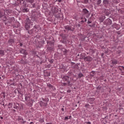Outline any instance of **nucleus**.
Masks as SVG:
<instances>
[{"instance_id": "1", "label": "nucleus", "mask_w": 124, "mask_h": 124, "mask_svg": "<svg viewBox=\"0 0 124 124\" xmlns=\"http://www.w3.org/2000/svg\"><path fill=\"white\" fill-rule=\"evenodd\" d=\"M25 28L26 31H29L31 29V27L34 26V23L32 22V20L31 17H27L25 21Z\"/></svg>"}, {"instance_id": "2", "label": "nucleus", "mask_w": 124, "mask_h": 124, "mask_svg": "<svg viewBox=\"0 0 124 124\" xmlns=\"http://www.w3.org/2000/svg\"><path fill=\"white\" fill-rule=\"evenodd\" d=\"M17 3H18V4H24V5L23 6L22 9H21L22 12H23V13H26L29 12V11H30V9H29V8H28L26 7L27 6V2H26L24 0H17Z\"/></svg>"}, {"instance_id": "3", "label": "nucleus", "mask_w": 124, "mask_h": 124, "mask_svg": "<svg viewBox=\"0 0 124 124\" xmlns=\"http://www.w3.org/2000/svg\"><path fill=\"white\" fill-rule=\"evenodd\" d=\"M39 15H40V14L34 11L32 13L31 17H30V18H31L32 22L33 23L34 21H37V19H38V16H39Z\"/></svg>"}, {"instance_id": "4", "label": "nucleus", "mask_w": 124, "mask_h": 124, "mask_svg": "<svg viewBox=\"0 0 124 124\" xmlns=\"http://www.w3.org/2000/svg\"><path fill=\"white\" fill-rule=\"evenodd\" d=\"M82 15L85 16L86 18H89L91 16V12L86 8H83L82 11Z\"/></svg>"}, {"instance_id": "5", "label": "nucleus", "mask_w": 124, "mask_h": 124, "mask_svg": "<svg viewBox=\"0 0 124 124\" xmlns=\"http://www.w3.org/2000/svg\"><path fill=\"white\" fill-rule=\"evenodd\" d=\"M0 18H3L2 21H3V22H6L7 17L5 15V12L4 10L2 11L0 10Z\"/></svg>"}, {"instance_id": "6", "label": "nucleus", "mask_w": 124, "mask_h": 124, "mask_svg": "<svg viewBox=\"0 0 124 124\" xmlns=\"http://www.w3.org/2000/svg\"><path fill=\"white\" fill-rule=\"evenodd\" d=\"M4 10L5 11L6 17H9V16H13V10L9 9H5Z\"/></svg>"}, {"instance_id": "7", "label": "nucleus", "mask_w": 124, "mask_h": 124, "mask_svg": "<svg viewBox=\"0 0 124 124\" xmlns=\"http://www.w3.org/2000/svg\"><path fill=\"white\" fill-rule=\"evenodd\" d=\"M104 25H106V26H111L112 25V20L109 18H107L104 21Z\"/></svg>"}, {"instance_id": "8", "label": "nucleus", "mask_w": 124, "mask_h": 124, "mask_svg": "<svg viewBox=\"0 0 124 124\" xmlns=\"http://www.w3.org/2000/svg\"><path fill=\"white\" fill-rule=\"evenodd\" d=\"M93 57L86 55L84 59V61L85 62H91L93 61Z\"/></svg>"}, {"instance_id": "9", "label": "nucleus", "mask_w": 124, "mask_h": 124, "mask_svg": "<svg viewBox=\"0 0 124 124\" xmlns=\"http://www.w3.org/2000/svg\"><path fill=\"white\" fill-rule=\"evenodd\" d=\"M46 43L47 46L54 47V46L55 45V39L53 38V39L51 41H47Z\"/></svg>"}, {"instance_id": "10", "label": "nucleus", "mask_w": 124, "mask_h": 124, "mask_svg": "<svg viewBox=\"0 0 124 124\" xmlns=\"http://www.w3.org/2000/svg\"><path fill=\"white\" fill-rule=\"evenodd\" d=\"M62 87H66V86H68V87H72L73 86V83H71L70 81H68L67 83L66 82H63L62 83Z\"/></svg>"}, {"instance_id": "11", "label": "nucleus", "mask_w": 124, "mask_h": 124, "mask_svg": "<svg viewBox=\"0 0 124 124\" xmlns=\"http://www.w3.org/2000/svg\"><path fill=\"white\" fill-rule=\"evenodd\" d=\"M61 78L62 79V80L63 81V82H70V81H69V77L67 76H61Z\"/></svg>"}, {"instance_id": "12", "label": "nucleus", "mask_w": 124, "mask_h": 124, "mask_svg": "<svg viewBox=\"0 0 124 124\" xmlns=\"http://www.w3.org/2000/svg\"><path fill=\"white\" fill-rule=\"evenodd\" d=\"M15 43V41L14 40V38H10L8 40V44H9L10 46H12Z\"/></svg>"}, {"instance_id": "13", "label": "nucleus", "mask_w": 124, "mask_h": 124, "mask_svg": "<svg viewBox=\"0 0 124 124\" xmlns=\"http://www.w3.org/2000/svg\"><path fill=\"white\" fill-rule=\"evenodd\" d=\"M47 52H50V53H52L54 51V46H48L47 48H46Z\"/></svg>"}, {"instance_id": "14", "label": "nucleus", "mask_w": 124, "mask_h": 124, "mask_svg": "<svg viewBox=\"0 0 124 124\" xmlns=\"http://www.w3.org/2000/svg\"><path fill=\"white\" fill-rule=\"evenodd\" d=\"M111 27L113 29H116L117 30H120V25L119 24H117L116 23H113Z\"/></svg>"}, {"instance_id": "15", "label": "nucleus", "mask_w": 124, "mask_h": 124, "mask_svg": "<svg viewBox=\"0 0 124 124\" xmlns=\"http://www.w3.org/2000/svg\"><path fill=\"white\" fill-rule=\"evenodd\" d=\"M103 4L105 7H107L109 5V0H104L103 1Z\"/></svg>"}, {"instance_id": "16", "label": "nucleus", "mask_w": 124, "mask_h": 124, "mask_svg": "<svg viewBox=\"0 0 124 124\" xmlns=\"http://www.w3.org/2000/svg\"><path fill=\"white\" fill-rule=\"evenodd\" d=\"M52 11L53 13H55L56 14L59 12V8L57 7H53L52 8Z\"/></svg>"}, {"instance_id": "17", "label": "nucleus", "mask_w": 124, "mask_h": 124, "mask_svg": "<svg viewBox=\"0 0 124 124\" xmlns=\"http://www.w3.org/2000/svg\"><path fill=\"white\" fill-rule=\"evenodd\" d=\"M62 52H63V55H64V56H67V53H69V50H67L65 48H62Z\"/></svg>"}, {"instance_id": "18", "label": "nucleus", "mask_w": 124, "mask_h": 124, "mask_svg": "<svg viewBox=\"0 0 124 124\" xmlns=\"http://www.w3.org/2000/svg\"><path fill=\"white\" fill-rule=\"evenodd\" d=\"M47 87L49 89V90H51V89H52L53 91L56 90V88L54 87L53 85H51L50 83L47 84Z\"/></svg>"}, {"instance_id": "19", "label": "nucleus", "mask_w": 124, "mask_h": 124, "mask_svg": "<svg viewBox=\"0 0 124 124\" xmlns=\"http://www.w3.org/2000/svg\"><path fill=\"white\" fill-rule=\"evenodd\" d=\"M86 56V54L84 53H81L80 54L79 57H78V59H79V60H84Z\"/></svg>"}, {"instance_id": "20", "label": "nucleus", "mask_w": 124, "mask_h": 124, "mask_svg": "<svg viewBox=\"0 0 124 124\" xmlns=\"http://www.w3.org/2000/svg\"><path fill=\"white\" fill-rule=\"evenodd\" d=\"M19 52L21 54H23V55H28V52L26 51V50L21 48L19 50Z\"/></svg>"}, {"instance_id": "21", "label": "nucleus", "mask_w": 124, "mask_h": 124, "mask_svg": "<svg viewBox=\"0 0 124 124\" xmlns=\"http://www.w3.org/2000/svg\"><path fill=\"white\" fill-rule=\"evenodd\" d=\"M12 27H13V28H19V27H20V23H19V22H16L12 25Z\"/></svg>"}, {"instance_id": "22", "label": "nucleus", "mask_w": 124, "mask_h": 124, "mask_svg": "<svg viewBox=\"0 0 124 124\" xmlns=\"http://www.w3.org/2000/svg\"><path fill=\"white\" fill-rule=\"evenodd\" d=\"M88 99V102H89V103H90V104H93V101L95 100V99L94 98H90Z\"/></svg>"}, {"instance_id": "23", "label": "nucleus", "mask_w": 124, "mask_h": 124, "mask_svg": "<svg viewBox=\"0 0 124 124\" xmlns=\"http://www.w3.org/2000/svg\"><path fill=\"white\" fill-rule=\"evenodd\" d=\"M47 103L43 102L42 101H40V105L41 107H43V106H44V107H46V106H47Z\"/></svg>"}, {"instance_id": "24", "label": "nucleus", "mask_w": 124, "mask_h": 124, "mask_svg": "<svg viewBox=\"0 0 124 124\" xmlns=\"http://www.w3.org/2000/svg\"><path fill=\"white\" fill-rule=\"evenodd\" d=\"M20 106V104L16 103H14V109H19V107Z\"/></svg>"}, {"instance_id": "25", "label": "nucleus", "mask_w": 124, "mask_h": 124, "mask_svg": "<svg viewBox=\"0 0 124 124\" xmlns=\"http://www.w3.org/2000/svg\"><path fill=\"white\" fill-rule=\"evenodd\" d=\"M26 2V5L29 3V4H32L34 2V0H25Z\"/></svg>"}, {"instance_id": "26", "label": "nucleus", "mask_w": 124, "mask_h": 124, "mask_svg": "<svg viewBox=\"0 0 124 124\" xmlns=\"http://www.w3.org/2000/svg\"><path fill=\"white\" fill-rule=\"evenodd\" d=\"M44 73H45V76L46 77H49V76H51V73L50 72L46 71L44 72Z\"/></svg>"}, {"instance_id": "27", "label": "nucleus", "mask_w": 124, "mask_h": 124, "mask_svg": "<svg viewBox=\"0 0 124 124\" xmlns=\"http://www.w3.org/2000/svg\"><path fill=\"white\" fill-rule=\"evenodd\" d=\"M14 19V17H10L8 18L7 19V23H9V24H11L12 22H13V19Z\"/></svg>"}, {"instance_id": "28", "label": "nucleus", "mask_w": 124, "mask_h": 124, "mask_svg": "<svg viewBox=\"0 0 124 124\" xmlns=\"http://www.w3.org/2000/svg\"><path fill=\"white\" fill-rule=\"evenodd\" d=\"M33 29L34 30L35 29V32H37V31H38V29H39V25H34Z\"/></svg>"}, {"instance_id": "29", "label": "nucleus", "mask_w": 124, "mask_h": 124, "mask_svg": "<svg viewBox=\"0 0 124 124\" xmlns=\"http://www.w3.org/2000/svg\"><path fill=\"white\" fill-rule=\"evenodd\" d=\"M28 32L29 34H33V32L34 31V29H32L30 30H28Z\"/></svg>"}, {"instance_id": "30", "label": "nucleus", "mask_w": 124, "mask_h": 124, "mask_svg": "<svg viewBox=\"0 0 124 124\" xmlns=\"http://www.w3.org/2000/svg\"><path fill=\"white\" fill-rule=\"evenodd\" d=\"M106 18V17H105V16H103L100 17V18H99L100 22H103V21H104V20H105Z\"/></svg>"}, {"instance_id": "31", "label": "nucleus", "mask_w": 124, "mask_h": 124, "mask_svg": "<svg viewBox=\"0 0 124 124\" xmlns=\"http://www.w3.org/2000/svg\"><path fill=\"white\" fill-rule=\"evenodd\" d=\"M82 77H84V75L81 72L79 73L78 74V79H81Z\"/></svg>"}, {"instance_id": "32", "label": "nucleus", "mask_w": 124, "mask_h": 124, "mask_svg": "<svg viewBox=\"0 0 124 124\" xmlns=\"http://www.w3.org/2000/svg\"><path fill=\"white\" fill-rule=\"evenodd\" d=\"M75 31V27H72V26H70V29L69 30V31Z\"/></svg>"}, {"instance_id": "33", "label": "nucleus", "mask_w": 124, "mask_h": 124, "mask_svg": "<svg viewBox=\"0 0 124 124\" xmlns=\"http://www.w3.org/2000/svg\"><path fill=\"white\" fill-rule=\"evenodd\" d=\"M60 36L62 37V39L63 40H65V39H66V36H65V34H60Z\"/></svg>"}, {"instance_id": "34", "label": "nucleus", "mask_w": 124, "mask_h": 124, "mask_svg": "<svg viewBox=\"0 0 124 124\" xmlns=\"http://www.w3.org/2000/svg\"><path fill=\"white\" fill-rule=\"evenodd\" d=\"M37 46H38V47H39V48H41V47H43V45L41 43V42H39Z\"/></svg>"}, {"instance_id": "35", "label": "nucleus", "mask_w": 124, "mask_h": 124, "mask_svg": "<svg viewBox=\"0 0 124 124\" xmlns=\"http://www.w3.org/2000/svg\"><path fill=\"white\" fill-rule=\"evenodd\" d=\"M70 28V26L69 25H66L64 26L65 30H66V31H69Z\"/></svg>"}, {"instance_id": "36", "label": "nucleus", "mask_w": 124, "mask_h": 124, "mask_svg": "<svg viewBox=\"0 0 124 124\" xmlns=\"http://www.w3.org/2000/svg\"><path fill=\"white\" fill-rule=\"evenodd\" d=\"M43 101H44L46 103H47L48 102H49V98H42Z\"/></svg>"}, {"instance_id": "37", "label": "nucleus", "mask_w": 124, "mask_h": 124, "mask_svg": "<svg viewBox=\"0 0 124 124\" xmlns=\"http://www.w3.org/2000/svg\"><path fill=\"white\" fill-rule=\"evenodd\" d=\"M18 109H20V110H23V109H24V104H19V107Z\"/></svg>"}, {"instance_id": "38", "label": "nucleus", "mask_w": 124, "mask_h": 124, "mask_svg": "<svg viewBox=\"0 0 124 124\" xmlns=\"http://www.w3.org/2000/svg\"><path fill=\"white\" fill-rule=\"evenodd\" d=\"M111 63L112 64H117V63H118V60H112Z\"/></svg>"}, {"instance_id": "39", "label": "nucleus", "mask_w": 124, "mask_h": 124, "mask_svg": "<svg viewBox=\"0 0 124 124\" xmlns=\"http://www.w3.org/2000/svg\"><path fill=\"white\" fill-rule=\"evenodd\" d=\"M101 4V0H97L96 2L97 5H98L99 6H101V5H100Z\"/></svg>"}, {"instance_id": "40", "label": "nucleus", "mask_w": 124, "mask_h": 124, "mask_svg": "<svg viewBox=\"0 0 124 124\" xmlns=\"http://www.w3.org/2000/svg\"><path fill=\"white\" fill-rule=\"evenodd\" d=\"M0 55L1 56H4V51L3 50L0 49Z\"/></svg>"}, {"instance_id": "41", "label": "nucleus", "mask_w": 124, "mask_h": 124, "mask_svg": "<svg viewBox=\"0 0 124 124\" xmlns=\"http://www.w3.org/2000/svg\"><path fill=\"white\" fill-rule=\"evenodd\" d=\"M119 69L121 70V71H123V70H124V66H118Z\"/></svg>"}, {"instance_id": "42", "label": "nucleus", "mask_w": 124, "mask_h": 124, "mask_svg": "<svg viewBox=\"0 0 124 124\" xmlns=\"http://www.w3.org/2000/svg\"><path fill=\"white\" fill-rule=\"evenodd\" d=\"M58 19H60V20L63 19V15L62 14L59 15L58 16Z\"/></svg>"}, {"instance_id": "43", "label": "nucleus", "mask_w": 124, "mask_h": 124, "mask_svg": "<svg viewBox=\"0 0 124 124\" xmlns=\"http://www.w3.org/2000/svg\"><path fill=\"white\" fill-rule=\"evenodd\" d=\"M17 92H18V93H19V94H21L22 96L23 95V93L21 91V89L17 90Z\"/></svg>"}, {"instance_id": "44", "label": "nucleus", "mask_w": 124, "mask_h": 124, "mask_svg": "<svg viewBox=\"0 0 124 124\" xmlns=\"http://www.w3.org/2000/svg\"><path fill=\"white\" fill-rule=\"evenodd\" d=\"M91 73H92V74H90V76H91V77H93L94 76V74H95V71H92L91 72Z\"/></svg>"}, {"instance_id": "45", "label": "nucleus", "mask_w": 124, "mask_h": 124, "mask_svg": "<svg viewBox=\"0 0 124 124\" xmlns=\"http://www.w3.org/2000/svg\"><path fill=\"white\" fill-rule=\"evenodd\" d=\"M79 63H77L75 65V68H76L77 69H79Z\"/></svg>"}, {"instance_id": "46", "label": "nucleus", "mask_w": 124, "mask_h": 124, "mask_svg": "<svg viewBox=\"0 0 124 124\" xmlns=\"http://www.w3.org/2000/svg\"><path fill=\"white\" fill-rule=\"evenodd\" d=\"M18 121H24V119L20 116L18 117Z\"/></svg>"}, {"instance_id": "47", "label": "nucleus", "mask_w": 124, "mask_h": 124, "mask_svg": "<svg viewBox=\"0 0 124 124\" xmlns=\"http://www.w3.org/2000/svg\"><path fill=\"white\" fill-rule=\"evenodd\" d=\"M39 120V121L41 123H44V119L41 118Z\"/></svg>"}, {"instance_id": "48", "label": "nucleus", "mask_w": 124, "mask_h": 124, "mask_svg": "<svg viewBox=\"0 0 124 124\" xmlns=\"http://www.w3.org/2000/svg\"><path fill=\"white\" fill-rule=\"evenodd\" d=\"M109 50L108 49H107V50H105V54H108L109 53Z\"/></svg>"}, {"instance_id": "49", "label": "nucleus", "mask_w": 124, "mask_h": 124, "mask_svg": "<svg viewBox=\"0 0 124 124\" xmlns=\"http://www.w3.org/2000/svg\"><path fill=\"white\" fill-rule=\"evenodd\" d=\"M61 42L62 43H63L64 44H66V41L65 40H62L61 41Z\"/></svg>"}, {"instance_id": "50", "label": "nucleus", "mask_w": 124, "mask_h": 124, "mask_svg": "<svg viewBox=\"0 0 124 124\" xmlns=\"http://www.w3.org/2000/svg\"><path fill=\"white\" fill-rule=\"evenodd\" d=\"M89 2V0H84L83 3L87 4Z\"/></svg>"}, {"instance_id": "51", "label": "nucleus", "mask_w": 124, "mask_h": 124, "mask_svg": "<svg viewBox=\"0 0 124 124\" xmlns=\"http://www.w3.org/2000/svg\"><path fill=\"white\" fill-rule=\"evenodd\" d=\"M85 107H86V108H88V107H90V104H85Z\"/></svg>"}, {"instance_id": "52", "label": "nucleus", "mask_w": 124, "mask_h": 124, "mask_svg": "<svg viewBox=\"0 0 124 124\" xmlns=\"http://www.w3.org/2000/svg\"><path fill=\"white\" fill-rule=\"evenodd\" d=\"M54 62V60L53 59H51L50 61H49V62L50 63H53V62Z\"/></svg>"}, {"instance_id": "53", "label": "nucleus", "mask_w": 124, "mask_h": 124, "mask_svg": "<svg viewBox=\"0 0 124 124\" xmlns=\"http://www.w3.org/2000/svg\"><path fill=\"white\" fill-rule=\"evenodd\" d=\"M40 42H41V44L43 45L44 44H45V41L43 40L42 41H40Z\"/></svg>"}, {"instance_id": "54", "label": "nucleus", "mask_w": 124, "mask_h": 124, "mask_svg": "<svg viewBox=\"0 0 124 124\" xmlns=\"http://www.w3.org/2000/svg\"><path fill=\"white\" fill-rule=\"evenodd\" d=\"M97 90H101V87L100 86H98L97 88H96Z\"/></svg>"}, {"instance_id": "55", "label": "nucleus", "mask_w": 124, "mask_h": 124, "mask_svg": "<svg viewBox=\"0 0 124 124\" xmlns=\"http://www.w3.org/2000/svg\"><path fill=\"white\" fill-rule=\"evenodd\" d=\"M62 45H58V48H62Z\"/></svg>"}, {"instance_id": "56", "label": "nucleus", "mask_w": 124, "mask_h": 124, "mask_svg": "<svg viewBox=\"0 0 124 124\" xmlns=\"http://www.w3.org/2000/svg\"><path fill=\"white\" fill-rule=\"evenodd\" d=\"M32 4V7L33 8H35V4Z\"/></svg>"}, {"instance_id": "57", "label": "nucleus", "mask_w": 124, "mask_h": 124, "mask_svg": "<svg viewBox=\"0 0 124 124\" xmlns=\"http://www.w3.org/2000/svg\"><path fill=\"white\" fill-rule=\"evenodd\" d=\"M12 105H13V104H12V103H9L8 105V106H12Z\"/></svg>"}, {"instance_id": "58", "label": "nucleus", "mask_w": 124, "mask_h": 124, "mask_svg": "<svg viewBox=\"0 0 124 124\" xmlns=\"http://www.w3.org/2000/svg\"><path fill=\"white\" fill-rule=\"evenodd\" d=\"M110 14V13H109V12H107L105 14L106 16H109V15Z\"/></svg>"}, {"instance_id": "59", "label": "nucleus", "mask_w": 124, "mask_h": 124, "mask_svg": "<svg viewBox=\"0 0 124 124\" xmlns=\"http://www.w3.org/2000/svg\"><path fill=\"white\" fill-rule=\"evenodd\" d=\"M67 93H71V90H67Z\"/></svg>"}, {"instance_id": "60", "label": "nucleus", "mask_w": 124, "mask_h": 124, "mask_svg": "<svg viewBox=\"0 0 124 124\" xmlns=\"http://www.w3.org/2000/svg\"><path fill=\"white\" fill-rule=\"evenodd\" d=\"M36 37L37 38H40V35H36Z\"/></svg>"}, {"instance_id": "61", "label": "nucleus", "mask_w": 124, "mask_h": 124, "mask_svg": "<svg viewBox=\"0 0 124 124\" xmlns=\"http://www.w3.org/2000/svg\"><path fill=\"white\" fill-rule=\"evenodd\" d=\"M84 22H85V21H84L83 20H82L81 21H80V24H83V23H84Z\"/></svg>"}, {"instance_id": "62", "label": "nucleus", "mask_w": 124, "mask_h": 124, "mask_svg": "<svg viewBox=\"0 0 124 124\" xmlns=\"http://www.w3.org/2000/svg\"><path fill=\"white\" fill-rule=\"evenodd\" d=\"M68 119H69L68 117L67 116L65 117V118H64L65 121H66V120H68Z\"/></svg>"}, {"instance_id": "63", "label": "nucleus", "mask_w": 124, "mask_h": 124, "mask_svg": "<svg viewBox=\"0 0 124 124\" xmlns=\"http://www.w3.org/2000/svg\"><path fill=\"white\" fill-rule=\"evenodd\" d=\"M25 100L26 101H28V96H25Z\"/></svg>"}, {"instance_id": "64", "label": "nucleus", "mask_w": 124, "mask_h": 124, "mask_svg": "<svg viewBox=\"0 0 124 124\" xmlns=\"http://www.w3.org/2000/svg\"><path fill=\"white\" fill-rule=\"evenodd\" d=\"M3 98H5V93H3Z\"/></svg>"}]
</instances>
